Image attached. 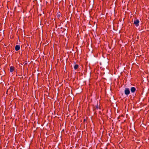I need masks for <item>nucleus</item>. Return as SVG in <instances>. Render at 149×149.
I'll return each instance as SVG.
<instances>
[{
  "label": "nucleus",
  "instance_id": "f257e3e1",
  "mask_svg": "<svg viewBox=\"0 0 149 149\" xmlns=\"http://www.w3.org/2000/svg\"><path fill=\"white\" fill-rule=\"evenodd\" d=\"M130 89L128 88H126L124 91V93L125 95L127 96L130 93Z\"/></svg>",
  "mask_w": 149,
  "mask_h": 149
},
{
  "label": "nucleus",
  "instance_id": "f03ea898",
  "mask_svg": "<svg viewBox=\"0 0 149 149\" xmlns=\"http://www.w3.org/2000/svg\"><path fill=\"white\" fill-rule=\"evenodd\" d=\"M134 23L136 26H137L139 25V21L138 19H134Z\"/></svg>",
  "mask_w": 149,
  "mask_h": 149
},
{
  "label": "nucleus",
  "instance_id": "7ed1b4c3",
  "mask_svg": "<svg viewBox=\"0 0 149 149\" xmlns=\"http://www.w3.org/2000/svg\"><path fill=\"white\" fill-rule=\"evenodd\" d=\"M136 90V88L134 87H131L130 88L131 92L132 93H134L135 92Z\"/></svg>",
  "mask_w": 149,
  "mask_h": 149
},
{
  "label": "nucleus",
  "instance_id": "20e7f679",
  "mask_svg": "<svg viewBox=\"0 0 149 149\" xmlns=\"http://www.w3.org/2000/svg\"><path fill=\"white\" fill-rule=\"evenodd\" d=\"M20 48V45H17L15 47V50L16 51H17Z\"/></svg>",
  "mask_w": 149,
  "mask_h": 149
},
{
  "label": "nucleus",
  "instance_id": "39448f33",
  "mask_svg": "<svg viewBox=\"0 0 149 149\" xmlns=\"http://www.w3.org/2000/svg\"><path fill=\"white\" fill-rule=\"evenodd\" d=\"M14 67L13 66H11L10 67V72H12L14 70Z\"/></svg>",
  "mask_w": 149,
  "mask_h": 149
},
{
  "label": "nucleus",
  "instance_id": "423d86ee",
  "mask_svg": "<svg viewBox=\"0 0 149 149\" xmlns=\"http://www.w3.org/2000/svg\"><path fill=\"white\" fill-rule=\"evenodd\" d=\"M78 65L75 64L74 66V69L76 70L78 68Z\"/></svg>",
  "mask_w": 149,
  "mask_h": 149
},
{
  "label": "nucleus",
  "instance_id": "0eeeda50",
  "mask_svg": "<svg viewBox=\"0 0 149 149\" xmlns=\"http://www.w3.org/2000/svg\"><path fill=\"white\" fill-rule=\"evenodd\" d=\"M60 16V15H58V17H59Z\"/></svg>",
  "mask_w": 149,
  "mask_h": 149
}]
</instances>
